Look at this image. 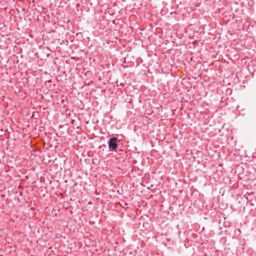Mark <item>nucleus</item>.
I'll return each mask as SVG.
<instances>
[{
  "instance_id": "nucleus-1",
  "label": "nucleus",
  "mask_w": 256,
  "mask_h": 256,
  "mask_svg": "<svg viewBox=\"0 0 256 256\" xmlns=\"http://www.w3.org/2000/svg\"><path fill=\"white\" fill-rule=\"evenodd\" d=\"M118 138L112 137L109 139L108 144L110 148L112 150H116L118 148V144L116 143Z\"/></svg>"
},
{
  "instance_id": "nucleus-2",
  "label": "nucleus",
  "mask_w": 256,
  "mask_h": 256,
  "mask_svg": "<svg viewBox=\"0 0 256 256\" xmlns=\"http://www.w3.org/2000/svg\"><path fill=\"white\" fill-rule=\"evenodd\" d=\"M235 154H233L232 151H230L228 153V155H227L226 156H225V161H231L232 160H234L235 158H234Z\"/></svg>"
},
{
  "instance_id": "nucleus-3",
  "label": "nucleus",
  "mask_w": 256,
  "mask_h": 256,
  "mask_svg": "<svg viewBox=\"0 0 256 256\" xmlns=\"http://www.w3.org/2000/svg\"><path fill=\"white\" fill-rule=\"evenodd\" d=\"M226 135L228 134V136H227V140H229L230 138L233 139V136H230V133L232 132V131L229 129H227L226 130Z\"/></svg>"
},
{
  "instance_id": "nucleus-4",
  "label": "nucleus",
  "mask_w": 256,
  "mask_h": 256,
  "mask_svg": "<svg viewBox=\"0 0 256 256\" xmlns=\"http://www.w3.org/2000/svg\"><path fill=\"white\" fill-rule=\"evenodd\" d=\"M232 94V90L231 88H228L225 91V96L229 95L230 96Z\"/></svg>"
},
{
  "instance_id": "nucleus-5",
  "label": "nucleus",
  "mask_w": 256,
  "mask_h": 256,
  "mask_svg": "<svg viewBox=\"0 0 256 256\" xmlns=\"http://www.w3.org/2000/svg\"><path fill=\"white\" fill-rule=\"evenodd\" d=\"M226 181L230 182V180L229 178H225V184L226 183Z\"/></svg>"
},
{
  "instance_id": "nucleus-6",
  "label": "nucleus",
  "mask_w": 256,
  "mask_h": 256,
  "mask_svg": "<svg viewBox=\"0 0 256 256\" xmlns=\"http://www.w3.org/2000/svg\"><path fill=\"white\" fill-rule=\"evenodd\" d=\"M227 99H228V100H230V99H232V97L230 98L229 96H228L227 98Z\"/></svg>"
},
{
  "instance_id": "nucleus-7",
  "label": "nucleus",
  "mask_w": 256,
  "mask_h": 256,
  "mask_svg": "<svg viewBox=\"0 0 256 256\" xmlns=\"http://www.w3.org/2000/svg\"><path fill=\"white\" fill-rule=\"evenodd\" d=\"M232 255L234 256V254H232V252H230V256H232Z\"/></svg>"
},
{
  "instance_id": "nucleus-8",
  "label": "nucleus",
  "mask_w": 256,
  "mask_h": 256,
  "mask_svg": "<svg viewBox=\"0 0 256 256\" xmlns=\"http://www.w3.org/2000/svg\"><path fill=\"white\" fill-rule=\"evenodd\" d=\"M224 62H225V64L226 63H228V62H227L226 60H224Z\"/></svg>"
},
{
  "instance_id": "nucleus-9",
  "label": "nucleus",
  "mask_w": 256,
  "mask_h": 256,
  "mask_svg": "<svg viewBox=\"0 0 256 256\" xmlns=\"http://www.w3.org/2000/svg\"><path fill=\"white\" fill-rule=\"evenodd\" d=\"M232 144H234V145L235 144V142H232Z\"/></svg>"
},
{
  "instance_id": "nucleus-10",
  "label": "nucleus",
  "mask_w": 256,
  "mask_h": 256,
  "mask_svg": "<svg viewBox=\"0 0 256 256\" xmlns=\"http://www.w3.org/2000/svg\"><path fill=\"white\" fill-rule=\"evenodd\" d=\"M230 144L229 143V142H226V144Z\"/></svg>"
},
{
  "instance_id": "nucleus-11",
  "label": "nucleus",
  "mask_w": 256,
  "mask_h": 256,
  "mask_svg": "<svg viewBox=\"0 0 256 256\" xmlns=\"http://www.w3.org/2000/svg\"><path fill=\"white\" fill-rule=\"evenodd\" d=\"M226 208H227L228 206V204H226Z\"/></svg>"
},
{
  "instance_id": "nucleus-12",
  "label": "nucleus",
  "mask_w": 256,
  "mask_h": 256,
  "mask_svg": "<svg viewBox=\"0 0 256 256\" xmlns=\"http://www.w3.org/2000/svg\"><path fill=\"white\" fill-rule=\"evenodd\" d=\"M226 248H225V249H224L225 252L226 251Z\"/></svg>"
},
{
  "instance_id": "nucleus-13",
  "label": "nucleus",
  "mask_w": 256,
  "mask_h": 256,
  "mask_svg": "<svg viewBox=\"0 0 256 256\" xmlns=\"http://www.w3.org/2000/svg\"><path fill=\"white\" fill-rule=\"evenodd\" d=\"M226 104H224V106H226Z\"/></svg>"
}]
</instances>
